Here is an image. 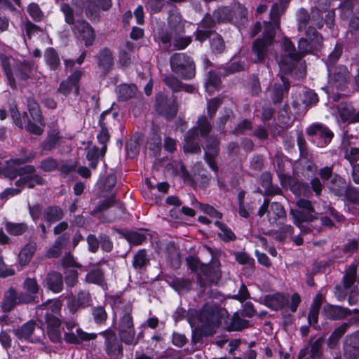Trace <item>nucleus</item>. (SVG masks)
<instances>
[{
    "label": "nucleus",
    "instance_id": "aec40b11",
    "mask_svg": "<svg viewBox=\"0 0 359 359\" xmlns=\"http://www.w3.org/2000/svg\"><path fill=\"white\" fill-rule=\"evenodd\" d=\"M82 74L83 72L80 69L74 71L67 79L60 83L57 92L67 96L74 90L75 95H78L79 93V81Z\"/></svg>",
    "mask_w": 359,
    "mask_h": 359
},
{
    "label": "nucleus",
    "instance_id": "c85d7f7f",
    "mask_svg": "<svg viewBox=\"0 0 359 359\" xmlns=\"http://www.w3.org/2000/svg\"><path fill=\"white\" fill-rule=\"evenodd\" d=\"M324 343V338L320 337L315 341L310 339L309 345L305 348L301 349L298 354V359L306 357L308 354L310 358L315 359L319 358L323 355V344Z\"/></svg>",
    "mask_w": 359,
    "mask_h": 359
},
{
    "label": "nucleus",
    "instance_id": "393cba45",
    "mask_svg": "<svg viewBox=\"0 0 359 359\" xmlns=\"http://www.w3.org/2000/svg\"><path fill=\"white\" fill-rule=\"evenodd\" d=\"M281 82L275 83L271 89L270 97L274 104L282 102L285 96L287 95L290 83L289 80L283 76H280Z\"/></svg>",
    "mask_w": 359,
    "mask_h": 359
},
{
    "label": "nucleus",
    "instance_id": "a18cd8bd",
    "mask_svg": "<svg viewBox=\"0 0 359 359\" xmlns=\"http://www.w3.org/2000/svg\"><path fill=\"white\" fill-rule=\"evenodd\" d=\"M150 259L144 249L138 250L133 256L132 265L137 271H142L149 264Z\"/></svg>",
    "mask_w": 359,
    "mask_h": 359
},
{
    "label": "nucleus",
    "instance_id": "bb28decb",
    "mask_svg": "<svg viewBox=\"0 0 359 359\" xmlns=\"http://www.w3.org/2000/svg\"><path fill=\"white\" fill-rule=\"evenodd\" d=\"M337 112L343 123H355L359 122V110L355 111L351 104L341 102L337 107Z\"/></svg>",
    "mask_w": 359,
    "mask_h": 359
},
{
    "label": "nucleus",
    "instance_id": "ea45409f",
    "mask_svg": "<svg viewBox=\"0 0 359 359\" xmlns=\"http://www.w3.org/2000/svg\"><path fill=\"white\" fill-rule=\"evenodd\" d=\"M167 282L179 294L189 292L192 287V281L185 278L174 277L168 280Z\"/></svg>",
    "mask_w": 359,
    "mask_h": 359
},
{
    "label": "nucleus",
    "instance_id": "79ce46f5",
    "mask_svg": "<svg viewBox=\"0 0 359 359\" xmlns=\"http://www.w3.org/2000/svg\"><path fill=\"white\" fill-rule=\"evenodd\" d=\"M36 250V243L34 241L28 242L20 250L18 257L21 266H26L32 259Z\"/></svg>",
    "mask_w": 359,
    "mask_h": 359
},
{
    "label": "nucleus",
    "instance_id": "0eeeda50",
    "mask_svg": "<svg viewBox=\"0 0 359 359\" xmlns=\"http://www.w3.org/2000/svg\"><path fill=\"white\" fill-rule=\"evenodd\" d=\"M62 302L56 299L48 300L36 307V315L39 320L41 323L50 322L52 324H57L61 321V309Z\"/></svg>",
    "mask_w": 359,
    "mask_h": 359
},
{
    "label": "nucleus",
    "instance_id": "423d86ee",
    "mask_svg": "<svg viewBox=\"0 0 359 359\" xmlns=\"http://www.w3.org/2000/svg\"><path fill=\"white\" fill-rule=\"evenodd\" d=\"M172 71L183 79L189 80L195 76L196 69L193 60L184 53L173 54L170 58Z\"/></svg>",
    "mask_w": 359,
    "mask_h": 359
},
{
    "label": "nucleus",
    "instance_id": "ddd939ff",
    "mask_svg": "<svg viewBox=\"0 0 359 359\" xmlns=\"http://www.w3.org/2000/svg\"><path fill=\"white\" fill-rule=\"evenodd\" d=\"M217 22L214 15L210 13H205L202 20L198 24V27L194 33L195 40L203 43L210 39L215 32L214 28Z\"/></svg>",
    "mask_w": 359,
    "mask_h": 359
},
{
    "label": "nucleus",
    "instance_id": "dca6fc26",
    "mask_svg": "<svg viewBox=\"0 0 359 359\" xmlns=\"http://www.w3.org/2000/svg\"><path fill=\"white\" fill-rule=\"evenodd\" d=\"M156 110L158 114L169 120L176 116L178 104L175 98L170 100L163 95H160L156 98Z\"/></svg>",
    "mask_w": 359,
    "mask_h": 359
},
{
    "label": "nucleus",
    "instance_id": "a878e982",
    "mask_svg": "<svg viewBox=\"0 0 359 359\" xmlns=\"http://www.w3.org/2000/svg\"><path fill=\"white\" fill-rule=\"evenodd\" d=\"M42 285L48 290L54 293H59L64 288V278L60 272L50 271L48 273L42 280Z\"/></svg>",
    "mask_w": 359,
    "mask_h": 359
},
{
    "label": "nucleus",
    "instance_id": "9d476101",
    "mask_svg": "<svg viewBox=\"0 0 359 359\" xmlns=\"http://www.w3.org/2000/svg\"><path fill=\"white\" fill-rule=\"evenodd\" d=\"M296 205L299 210H290L294 224H298L300 222H312L317 218V212L310 201L300 198L297 201Z\"/></svg>",
    "mask_w": 359,
    "mask_h": 359
},
{
    "label": "nucleus",
    "instance_id": "13d9d810",
    "mask_svg": "<svg viewBox=\"0 0 359 359\" xmlns=\"http://www.w3.org/2000/svg\"><path fill=\"white\" fill-rule=\"evenodd\" d=\"M174 36L166 29H160L155 35V41L163 45L165 48H170L171 41L173 40Z\"/></svg>",
    "mask_w": 359,
    "mask_h": 359
},
{
    "label": "nucleus",
    "instance_id": "c9c22d12",
    "mask_svg": "<svg viewBox=\"0 0 359 359\" xmlns=\"http://www.w3.org/2000/svg\"><path fill=\"white\" fill-rule=\"evenodd\" d=\"M33 66V63L28 61L15 63V65L13 66V76L20 81H27L30 78Z\"/></svg>",
    "mask_w": 359,
    "mask_h": 359
},
{
    "label": "nucleus",
    "instance_id": "3c124183",
    "mask_svg": "<svg viewBox=\"0 0 359 359\" xmlns=\"http://www.w3.org/2000/svg\"><path fill=\"white\" fill-rule=\"evenodd\" d=\"M5 229L11 236H19L27 231L28 226L25 222L14 223L6 222L5 223Z\"/></svg>",
    "mask_w": 359,
    "mask_h": 359
},
{
    "label": "nucleus",
    "instance_id": "6ab92c4d",
    "mask_svg": "<svg viewBox=\"0 0 359 359\" xmlns=\"http://www.w3.org/2000/svg\"><path fill=\"white\" fill-rule=\"evenodd\" d=\"M330 83L338 90H343L350 79V73L344 66L327 68Z\"/></svg>",
    "mask_w": 359,
    "mask_h": 359
},
{
    "label": "nucleus",
    "instance_id": "412c9836",
    "mask_svg": "<svg viewBox=\"0 0 359 359\" xmlns=\"http://www.w3.org/2000/svg\"><path fill=\"white\" fill-rule=\"evenodd\" d=\"M72 29L74 34H79L85 41L86 46L93 45L95 39V33L92 26L86 20H77Z\"/></svg>",
    "mask_w": 359,
    "mask_h": 359
},
{
    "label": "nucleus",
    "instance_id": "a211bd4d",
    "mask_svg": "<svg viewBox=\"0 0 359 359\" xmlns=\"http://www.w3.org/2000/svg\"><path fill=\"white\" fill-rule=\"evenodd\" d=\"M307 135L313 137V140H318V145L323 147L327 145L334 137L333 133L322 123H313L307 128L306 131Z\"/></svg>",
    "mask_w": 359,
    "mask_h": 359
},
{
    "label": "nucleus",
    "instance_id": "c756f323",
    "mask_svg": "<svg viewBox=\"0 0 359 359\" xmlns=\"http://www.w3.org/2000/svg\"><path fill=\"white\" fill-rule=\"evenodd\" d=\"M97 65L102 69L104 75H107L114 65V57L111 50L108 48L101 49L96 56Z\"/></svg>",
    "mask_w": 359,
    "mask_h": 359
},
{
    "label": "nucleus",
    "instance_id": "473e14b6",
    "mask_svg": "<svg viewBox=\"0 0 359 359\" xmlns=\"http://www.w3.org/2000/svg\"><path fill=\"white\" fill-rule=\"evenodd\" d=\"M323 314L328 319L339 320L351 316L352 312L345 307L327 304L323 307Z\"/></svg>",
    "mask_w": 359,
    "mask_h": 359
},
{
    "label": "nucleus",
    "instance_id": "2eb2a0df",
    "mask_svg": "<svg viewBox=\"0 0 359 359\" xmlns=\"http://www.w3.org/2000/svg\"><path fill=\"white\" fill-rule=\"evenodd\" d=\"M117 116V113L112 112L111 109L103 111L99 118V126L100 130L97 135L98 142L102 144V151L104 154L106 153L107 149V142L110 140V134L107 128V125L110 120H114Z\"/></svg>",
    "mask_w": 359,
    "mask_h": 359
},
{
    "label": "nucleus",
    "instance_id": "4468645a",
    "mask_svg": "<svg viewBox=\"0 0 359 359\" xmlns=\"http://www.w3.org/2000/svg\"><path fill=\"white\" fill-rule=\"evenodd\" d=\"M112 6L111 0H86L84 11L86 17L92 22L100 20V11H107Z\"/></svg>",
    "mask_w": 359,
    "mask_h": 359
},
{
    "label": "nucleus",
    "instance_id": "f257e3e1",
    "mask_svg": "<svg viewBox=\"0 0 359 359\" xmlns=\"http://www.w3.org/2000/svg\"><path fill=\"white\" fill-rule=\"evenodd\" d=\"M306 38H301L298 42V50L289 38L284 37L282 53L278 61L280 70L285 74H294L303 76L306 74L305 67L302 62L304 55L318 50L323 43L322 35L312 26H309Z\"/></svg>",
    "mask_w": 359,
    "mask_h": 359
},
{
    "label": "nucleus",
    "instance_id": "49530a36",
    "mask_svg": "<svg viewBox=\"0 0 359 359\" xmlns=\"http://www.w3.org/2000/svg\"><path fill=\"white\" fill-rule=\"evenodd\" d=\"M210 181V175L205 169L203 167L198 168L197 172L194 173L191 180L190 184L194 186L198 183H200L201 187L205 189Z\"/></svg>",
    "mask_w": 359,
    "mask_h": 359
},
{
    "label": "nucleus",
    "instance_id": "09e8293b",
    "mask_svg": "<svg viewBox=\"0 0 359 359\" xmlns=\"http://www.w3.org/2000/svg\"><path fill=\"white\" fill-rule=\"evenodd\" d=\"M245 65L243 62L236 61L221 66L219 68V74L221 76H226L236 72H241L245 69Z\"/></svg>",
    "mask_w": 359,
    "mask_h": 359
},
{
    "label": "nucleus",
    "instance_id": "7ed1b4c3",
    "mask_svg": "<svg viewBox=\"0 0 359 359\" xmlns=\"http://www.w3.org/2000/svg\"><path fill=\"white\" fill-rule=\"evenodd\" d=\"M123 213V204L116 201L114 196H111L99 201L91 211L90 215L95 217L97 216L103 223H111L121 218Z\"/></svg>",
    "mask_w": 359,
    "mask_h": 359
},
{
    "label": "nucleus",
    "instance_id": "bf43d9fd",
    "mask_svg": "<svg viewBox=\"0 0 359 359\" xmlns=\"http://www.w3.org/2000/svg\"><path fill=\"white\" fill-rule=\"evenodd\" d=\"M248 326V320L233 316L226 321V330L228 331H240Z\"/></svg>",
    "mask_w": 359,
    "mask_h": 359
},
{
    "label": "nucleus",
    "instance_id": "774afa93",
    "mask_svg": "<svg viewBox=\"0 0 359 359\" xmlns=\"http://www.w3.org/2000/svg\"><path fill=\"white\" fill-rule=\"evenodd\" d=\"M341 13L346 17L359 9V0H344L341 4Z\"/></svg>",
    "mask_w": 359,
    "mask_h": 359
},
{
    "label": "nucleus",
    "instance_id": "6e6552de",
    "mask_svg": "<svg viewBox=\"0 0 359 359\" xmlns=\"http://www.w3.org/2000/svg\"><path fill=\"white\" fill-rule=\"evenodd\" d=\"M104 339V351L111 358H118L123 355V346L121 339L111 329H107L100 333Z\"/></svg>",
    "mask_w": 359,
    "mask_h": 359
},
{
    "label": "nucleus",
    "instance_id": "9b49d317",
    "mask_svg": "<svg viewBox=\"0 0 359 359\" xmlns=\"http://www.w3.org/2000/svg\"><path fill=\"white\" fill-rule=\"evenodd\" d=\"M335 14L333 11H325L322 8L315 6L311 9V19L309 26L319 29L323 27L324 24L330 29L334 25Z\"/></svg>",
    "mask_w": 359,
    "mask_h": 359
},
{
    "label": "nucleus",
    "instance_id": "864d4df0",
    "mask_svg": "<svg viewBox=\"0 0 359 359\" xmlns=\"http://www.w3.org/2000/svg\"><path fill=\"white\" fill-rule=\"evenodd\" d=\"M213 15L218 24L230 22L233 20L234 14L229 7L219 8L213 12Z\"/></svg>",
    "mask_w": 359,
    "mask_h": 359
},
{
    "label": "nucleus",
    "instance_id": "f3484780",
    "mask_svg": "<svg viewBox=\"0 0 359 359\" xmlns=\"http://www.w3.org/2000/svg\"><path fill=\"white\" fill-rule=\"evenodd\" d=\"M67 306L69 313L75 314L79 309L90 306L92 304V296L88 290H80L76 295L69 296Z\"/></svg>",
    "mask_w": 359,
    "mask_h": 359
},
{
    "label": "nucleus",
    "instance_id": "603ef678",
    "mask_svg": "<svg viewBox=\"0 0 359 359\" xmlns=\"http://www.w3.org/2000/svg\"><path fill=\"white\" fill-rule=\"evenodd\" d=\"M46 325L47 334L50 340L53 343L61 341L60 325L62 321H58L57 324H52L50 322L44 323Z\"/></svg>",
    "mask_w": 359,
    "mask_h": 359
},
{
    "label": "nucleus",
    "instance_id": "0e129e2a",
    "mask_svg": "<svg viewBox=\"0 0 359 359\" xmlns=\"http://www.w3.org/2000/svg\"><path fill=\"white\" fill-rule=\"evenodd\" d=\"M86 281L88 283L102 285L104 283V276L102 270L95 269L90 271L86 276Z\"/></svg>",
    "mask_w": 359,
    "mask_h": 359
},
{
    "label": "nucleus",
    "instance_id": "f03ea898",
    "mask_svg": "<svg viewBox=\"0 0 359 359\" xmlns=\"http://www.w3.org/2000/svg\"><path fill=\"white\" fill-rule=\"evenodd\" d=\"M227 311L216 304H205L201 309L198 319L202 323V332L204 336L215 334V329L219 327L222 320Z\"/></svg>",
    "mask_w": 359,
    "mask_h": 359
},
{
    "label": "nucleus",
    "instance_id": "20e7f679",
    "mask_svg": "<svg viewBox=\"0 0 359 359\" xmlns=\"http://www.w3.org/2000/svg\"><path fill=\"white\" fill-rule=\"evenodd\" d=\"M119 309L118 336L125 344L135 345L137 344V339H135V330L132 316L133 305L131 303L128 302Z\"/></svg>",
    "mask_w": 359,
    "mask_h": 359
},
{
    "label": "nucleus",
    "instance_id": "e433bc0d",
    "mask_svg": "<svg viewBox=\"0 0 359 359\" xmlns=\"http://www.w3.org/2000/svg\"><path fill=\"white\" fill-rule=\"evenodd\" d=\"M116 92L119 102H126L136 95L137 88L133 83H121L116 88Z\"/></svg>",
    "mask_w": 359,
    "mask_h": 359
},
{
    "label": "nucleus",
    "instance_id": "58836bf2",
    "mask_svg": "<svg viewBox=\"0 0 359 359\" xmlns=\"http://www.w3.org/2000/svg\"><path fill=\"white\" fill-rule=\"evenodd\" d=\"M18 305L15 297V288L11 287L5 292L1 304V309L5 313H10Z\"/></svg>",
    "mask_w": 359,
    "mask_h": 359
},
{
    "label": "nucleus",
    "instance_id": "5fc2aeb1",
    "mask_svg": "<svg viewBox=\"0 0 359 359\" xmlns=\"http://www.w3.org/2000/svg\"><path fill=\"white\" fill-rule=\"evenodd\" d=\"M220 231L218 233L219 237L225 242L235 241L236 236L231 229L225 224L217 220L214 222Z\"/></svg>",
    "mask_w": 359,
    "mask_h": 359
},
{
    "label": "nucleus",
    "instance_id": "052dcab7",
    "mask_svg": "<svg viewBox=\"0 0 359 359\" xmlns=\"http://www.w3.org/2000/svg\"><path fill=\"white\" fill-rule=\"evenodd\" d=\"M170 29H168L174 36H177L185 32L184 22L181 20L180 17L173 16L168 22Z\"/></svg>",
    "mask_w": 359,
    "mask_h": 359
},
{
    "label": "nucleus",
    "instance_id": "cd10ccee",
    "mask_svg": "<svg viewBox=\"0 0 359 359\" xmlns=\"http://www.w3.org/2000/svg\"><path fill=\"white\" fill-rule=\"evenodd\" d=\"M351 325H359V316L349 319L343 323L340 326L334 329L327 340V344L330 348L337 345L341 337L346 333Z\"/></svg>",
    "mask_w": 359,
    "mask_h": 359
},
{
    "label": "nucleus",
    "instance_id": "a19ab883",
    "mask_svg": "<svg viewBox=\"0 0 359 359\" xmlns=\"http://www.w3.org/2000/svg\"><path fill=\"white\" fill-rule=\"evenodd\" d=\"M43 57L46 65L50 70L55 71L60 68V58L54 48H47L44 52Z\"/></svg>",
    "mask_w": 359,
    "mask_h": 359
},
{
    "label": "nucleus",
    "instance_id": "1a4fd4ad",
    "mask_svg": "<svg viewBox=\"0 0 359 359\" xmlns=\"http://www.w3.org/2000/svg\"><path fill=\"white\" fill-rule=\"evenodd\" d=\"M220 263L219 261H213L210 264L202 266L201 272L197 274V283L203 290L208 285L217 284L222 277V273L219 269Z\"/></svg>",
    "mask_w": 359,
    "mask_h": 359
},
{
    "label": "nucleus",
    "instance_id": "b1692460",
    "mask_svg": "<svg viewBox=\"0 0 359 359\" xmlns=\"http://www.w3.org/2000/svg\"><path fill=\"white\" fill-rule=\"evenodd\" d=\"M260 302L273 311H278L288 305L289 294L280 292L267 294Z\"/></svg>",
    "mask_w": 359,
    "mask_h": 359
},
{
    "label": "nucleus",
    "instance_id": "4d7b16f0",
    "mask_svg": "<svg viewBox=\"0 0 359 359\" xmlns=\"http://www.w3.org/2000/svg\"><path fill=\"white\" fill-rule=\"evenodd\" d=\"M311 19V13L305 8H301L297 13V20L298 22V31H306Z\"/></svg>",
    "mask_w": 359,
    "mask_h": 359
},
{
    "label": "nucleus",
    "instance_id": "338daca9",
    "mask_svg": "<svg viewBox=\"0 0 359 359\" xmlns=\"http://www.w3.org/2000/svg\"><path fill=\"white\" fill-rule=\"evenodd\" d=\"M318 101V96L314 90L306 89L304 91L302 96V102L306 107H313L316 105Z\"/></svg>",
    "mask_w": 359,
    "mask_h": 359
},
{
    "label": "nucleus",
    "instance_id": "4c0bfd02",
    "mask_svg": "<svg viewBox=\"0 0 359 359\" xmlns=\"http://www.w3.org/2000/svg\"><path fill=\"white\" fill-rule=\"evenodd\" d=\"M65 212L63 210L57 205H50L47 207L43 212V219L50 226L52 224L60 221L63 219Z\"/></svg>",
    "mask_w": 359,
    "mask_h": 359
},
{
    "label": "nucleus",
    "instance_id": "680f3d73",
    "mask_svg": "<svg viewBox=\"0 0 359 359\" xmlns=\"http://www.w3.org/2000/svg\"><path fill=\"white\" fill-rule=\"evenodd\" d=\"M358 266L352 264L346 269V273L342 279L343 286L345 288H350L355 283L357 277Z\"/></svg>",
    "mask_w": 359,
    "mask_h": 359
},
{
    "label": "nucleus",
    "instance_id": "f8f14e48",
    "mask_svg": "<svg viewBox=\"0 0 359 359\" xmlns=\"http://www.w3.org/2000/svg\"><path fill=\"white\" fill-rule=\"evenodd\" d=\"M22 177L16 181L15 185L18 187L34 188L36 185H43L46 180L39 174L36 173L34 165H27L21 169Z\"/></svg>",
    "mask_w": 359,
    "mask_h": 359
},
{
    "label": "nucleus",
    "instance_id": "5701e85b",
    "mask_svg": "<svg viewBox=\"0 0 359 359\" xmlns=\"http://www.w3.org/2000/svg\"><path fill=\"white\" fill-rule=\"evenodd\" d=\"M36 327V322L32 320L22 324L20 327L13 329L12 331L19 340H25L30 343H36L40 341V339L39 337H33Z\"/></svg>",
    "mask_w": 359,
    "mask_h": 359
},
{
    "label": "nucleus",
    "instance_id": "72a5a7b5",
    "mask_svg": "<svg viewBox=\"0 0 359 359\" xmlns=\"http://www.w3.org/2000/svg\"><path fill=\"white\" fill-rule=\"evenodd\" d=\"M27 162V160L25 158H15L14 160H12L10 163H8V165L1 169V172L3 175L10 179L13 180L17 176H20V177H22V166L21 165Z\"/></svg>",
    "mask_w": 359,
    "mask_h": 359
},
{
    "label": "nucleus",
    "instance_id": "7c9ffc66",
    "mask_svg": "<svg viewBox=\"0 0 359 359\" xmlns=\"http://www.w3.org/2000/svg\"><path fill=\"white\" fill-rule=\"evenodd\" d=\"M267 219L271 224L283 223L286 219V211L284 207L278 202L270 203Z\"/></svg>",
    "mask_w": 359,
    "mask_h": 359
},
{
    "label": "nucleus",
    "instance_id": "8fccbe9b",
    "mask_svg": "<svg viewBox=\"0 0 359 359\" xmlns=\"http://www.w3.org/2000/svg\"><path fill=\"white\" fill-rule=\"evenodd\" d=\"M60 139L61 136L58 133H50L40 144V148L42 151H50L59 144Z\"/></svg>",
    "mask_w": 359,
    "mask_h": 359
},
{
    "label": "nucleus",
    "instance_id": "4be33fe9",
    "mask_svg": "<svg viewBox=\"0 0 359 359\" xmlns=\"http://www.w3.org/2000/svg\"><path fill=\"white\" fill-rule=\"evenodd\" d=\"M344 352L346 359L359 358V330L346 336Z\"/></svg>",
    "mask_w": 359,
    "mask_h": 359
},
{
    "label": "nucleus",
    "instance_id": "de8ad7c7",
    "mask_svg": "<svg viewBox=\"0 0 359 359\" xmlns=\"http://www.w3.org/2000/svg\"><path fill=\"white\" fill-rule=\"evenodd\" d=\"M212 38H210V48L211 52L215 55L222 54L225 51L226 45L225 41L218 33L215 32Z\"/></svg>",
    "mask_w": 359,
    "mask_h": 359
},
{
    "label": "nucleus",
    "instance_id": "f704fd0d",
    "mask_svg": "<svg viewBox=\"0 0 359 359\" xmlns=\"http://www.w3.org/2000/svg\"><path fill=\"white\" fill-rule=\"evenodd\" d=\"M259 183L264 189V194L266 196H273L282 194L280 188L278 186L273 185L272 175L268 171L264 172L261 174L259 177Z\"/></svg>",
    "mask_w": 359,
    "mask_h": 359
},
{
    "label": "nucleus",
    "instance_id": "37998d69",
    "mask_svg": "<svg viewBox=\"0 0 359 359\" xmlns=\"http://www.w3.org/2000/svg\"><path fill=\"white\" fill-rule=\"evenodd\" d=\"M292 192L298 196L308 197L311 195V190L308 183L299 181L297 180H288Z\"/></svg>",
    "mask_w": 359,
    "mask_h": 359
},
{
    "label": "nucleus",
    "instance_id": "2f4dec72",
    "mask_svg": "<svg viewBox=\"0 0 359 359\" xmlns=\"http://www.w3.org/2000/svg\"><path fill=\"white\" fill-rule=\"evenodd\" d=\"M0 61L3 70L6 76L8 83L13 90L17 88L15 79L13 76V66L15 65V61L11 56L0 53Z\"/></svg>",
    "mask_w": 359,
    "mask_h": 359
},
{
    "label": "nucleus",
    "instance_id": "39448f33",
    "mask_svg": "<svg viewBox=\"0 0 359 359\" xmlns=\"http://www.w3.org/2000/svg\"><path fill=\"white\" fill-rule=\"evenodd\" d=\"M279 27L280 23L276 22L271 21L265 24L262 38L257 39L252 44V52L257 57V62L264 60L269 46L273 43L276 31Z\"/></svg>",
    "mask_w": 359,
    "mask_h": 359
},
{
    "label": "nucleus",
    "instance_id": "69168bd1",
    "mask_svg": "<svg viewBox=\"0 0 359 359\" xmlns=\"http://www.w3.org/2000/svg\"><path fill=\"white\" fill-rule=\"evenodd\" d=\"M39 168L44 172H50L59 168V163L56 158L49 156L40 161Z\"/></svg>",
    "mask_w": 359,
    "mask_h": 359
},
{
    "label": "nucleus",
    "instance_id": "e2e57ef3",
    "mask_svg": "<svg viewBox=\"0 0 359 359\" xmlns=\"http://www.w3.org/2000/svg\"><path fill=\"white\" fill-rule=\"evenodd\" d=\"M196 128L198 131L199 130L201 136L206 137L211 132L212 126L208 116L201 115L198 118Z\"/></svg>",
    "mask_w": 359,
    "mask_h": 359
},
{
    "label": "nucleus",
    "instance_id": "6e6d98bb",
    "mask_svg": "<svg viewBox=\"0 0 359 359\" xmlns=\"http://www.w3.org/2000/svg\"><path fill=\"white\" fill-rule=\"evenodd\" d=\"M90 313L94 323L97 325L105 323L108 318L107 313L103 306H93L90 309Z\"/></svg>",
    "mask_w": 359,
    "mask_h": 359
},
{
    "label": "nucleus",
    "instance_id": "c03bdc74",
    "mask_svg": "<svg viewBox=\"0 0 359 359\" xmlns=\"http://www.w3.org/2000/svg\"><path fill=\"white\" fill-rule=\"evenodd\" d=\"M329 188L334 195L341 196L346 192V182L341 176L334 175L330 182Z\"/></svg>",
    "mask_w": 359,
    "mask_h": 359
}]
</instances>
